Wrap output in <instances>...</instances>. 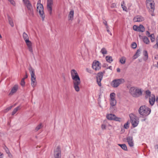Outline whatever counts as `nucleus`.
<instances>
[{
    "instance_id": "obj_17",
    "label": "nucleus",
    "mask_w": 158,
    "mask_h": 158,
    "mask_svg": "<svg viewBox=\"0 0 158 158\" xmlns=\"http://www.w3.org/2000/svg\"><path fill=\"white\" fill-rule=\"evenodd\" d=\"M18 88V85H15L12 88L11 90L9 95H12L14 94L15 93L17 90Z\"/></svg>"
},
{
    "instance_id": "obj_20",
    "label": "nucleus",
    "mask_w": 158,
    "mask_h": 158,
    "mask_svg": "<svg viewBox=\"0 0 158 158\" xmlns=\"http://www.w3.org/2000/svg\"><path fill=\"white\" fill-rule=\"evenodd\" d=\"M74 11L71 10L68 15V19L69 21H72L73 19Z\"/></svg>"
},
{
    "instance_id": "obj_34",
    "label": "nucleus",
    "mask_w": 158,
    "mask_h": 158,
    "mask_svg": "<svg viewBox=\"0 0 158 158\" xmlns=\"http://www.w3.org/2000/svg\"><path fill=\"white\" fill-rule=\"evenodd\" d=\"M148 37L151 38V40L152 42H153L155 41V39L154 35L153 34H152L150 35H148Z\"/></svg>"
},
{
    "instance_id": "obj_21",
    "label": "nucleus",
    "mask_w": 158,
    "mask_h": 158,
    "mask_svg": "<svg viewBox=\"0 0 158 158\" xmlns=\"http://www.w3.org/2000/svg\"><path fill=\"white\" fill-rule=\"evenodd\" d=\"M31 85L33 87H35L36 85V77L31 78Z\"/></svg>"
},
{
    "instance_id": "obj_55",
    "label": "nucleus",
    "mask_w": 158,
    "mask_h": 158,
    "mask_svg": "<svg viewBox=\"0 0 158 158\" xmlns=\"http://www.w3.org/2000/svg\"><path fill=\"white\" fill-rule=\"evenodd\" d=\"M154 58L156 60L158 59V54L155 56Z\"/></svg>"
},
{
    "instance_id": "obj_39",
    "label": "nucleus",
    "mask_w": 158,
    "mask_h": 158,
    "mask_svg": "<svg viewBox=\"0 0 158 158\" xmlns=\"http://www.w3.org/2000/svg\"><path fill=\"white\" fill-rule=\"evenodd\" d=\"M24 80H25V78H23L22 79L21 81V85L23 86H24L25 85V82L24 81Z\"/></svg>"
},
{
    "instance_id": "obj_23",
    "label": "nucleus",
    "mask_w": 158,
    "mask_h": 158,
    "mask_svg": "<svg viewBox=\"0 0 158 158\" xmlns=\"http://www.w3.org/2000/svg\"><path fill=\"white\" fill-rule=\"evenodd\" d=\"M106 102L105 100H103L102 101H99L98 102V104L100 107L102 108V106L105 105L106 104Z\"/></svg>"
},
{
    "instance_id": "obj_47",
    "label": "nucleus",
    "mask_w": 158,
    "mask_h": 158,
    "mask_svg": "<svg viewBox=\"0 0 158 158\" xmlns=\"http://www.w3.org/2000/svg\"><path fill=\"white\" fill-rule=\"evenodd\" d=\"M12 107V106H10L7 108L6 110H5L4 112H7L9 110H11V109Z\"/></svg>"
},
{
    "instance_id": "obj_62",
    "label": "nucleus",
    "mask_w": 158,
    "mask_h": 158,
    "mask_svg": "<svg viewBox=\"0 0 158 158\" xmlns=\"http://www.w3.org/2000/svg\"><path fill=\"white\" fill-rule=\"evenodd\" d=\"M120 71V69L119 68H118L117 69V72H119Z\"/></svg>"
},
{
    "instance_id": "obj_58",
    "label": "nucleus",
    "mask_w": 158,
    "mask_h": 158,
    "mask_svg": "<svg viewBox=\"0 0 158 158\" xmlns=\"http://www.w3.org/2000/svg\"><path fill=\"white\" fill-rule=\"evenodd\" d=\"M6 151L7 153H9V151L7 148H6Z\"/></svg>"
},
{
    "instance_id": "obj_64",
    "label": "nucleus",
    "mask_w": 158,
    "mask_h": 158,
    "mask_svg": "<svg viewBox=\"0 0 158 158\" xmlns=\"http://www.w3.org/2000/svg\"><path fill=\"white\" fill-rule=\"evenodd\" d=\"M155 147L156 148H158V145H156L155 146Z\"/></svg>"
},
{
    "instance_id": "obj_43",
    "label": "nucleus",
    "mask_w": 158,
    "mask_h": 158,
    "mask_svg": "<svg viewBox=\"0 0 158 158\" xmlns=\"http://www.w3.org/2000/svg\"><path fill=\"white\" fill-rule=\"evenodd\" d=\"M124 2H123V4H122V6L123 9V10H127V7H126L124 5Z\"/></svg>"
},
{
    "instance_id": "obj_27",
    "label": "nucleus",
    "mask_w": 158,
    "mask_h": 158,
    "mask_svg": "<svg viewBox=\"0 0 158 158\" xmlns=\"http://www.w3.org/2000/svg\"><path fill=\"white\" fill-rule=\"evenodd\" d=\"M8 19L9 22V23L12 27H13L14 24L11 18L9 15L8 16Z\"/></svg>"
},
{
    "instance_id": "obj_24",
    "label": "nucleus",
    "mask_w": 158,
    "mask_h": 158,
    "mask_svg": "<svg viewBox=\"0 0 158 158\" xmlns=\"http://www.w3.org/2000/svg\"><path fill=\"white\" fill-rule=\"evenodd\" d=\"M116 100L114 99H110V104L111 105L110 108L112 106H114L116 105Z\"/></svg>"
},
{
    "instance_id": "obj_36",
    "label": "nucleus",
    "mask_w": 158,
    "mask_h": 158,
    "mask_svg": "<svg viewBox=\"0 0 158 158\" xmlns=\"http://www.w3.org/2000/svg\"><path fill=\"white\" fill-rule=\"evenodd\" d=\"M126 62V58L125 57H123L120 60V62L123 64H124Z\"/></svg>"
},
{
    "instance_id": "obj_53",
    "label": "nucleus",
    "mask_w": 158,
    "mask_h": 158,
    "mask_svg": "<svg viewBox=\"0 0 158 158\" xmlns=\"http://www.w3.org/2000/svg\"><path fill=\"white\" fill-rule=\"evenodd\" d=\"M131 6V4L130 3H128L127 5V7H128V8H127V9H130V7Z\"/></svg>"
},
{
    "instance_id": "obj_40",
    "label": "nucleus",
    "mask_w": 158,
    "mask_h": 158,
    "mask_svg": "<svg viewBox=\"0 0 158 158\" xmlns=\"http://www.w3.org/2000/svg\"><path fill=\"white\" fill-rule=\"evenodd\" d=\"M121 148L125 151H127V150L126 145L124 144H123V146Z\"/></svg>"
},
{
    "instance_id": "obj_56",
    "label": "nucleus",
    "mask_w": 158,
    "mask_h": 158,
    "mask_svg": "<svg viewBox=\"0 0 158 158\" xmlns=\"http://www.w3.org/2000/svg\"><path fill=\"white\" fill-rule=\"evenodd\" d=\"M27 77H28V76L27 75V72H26L25 76L23 78H25V79L26 78H27Z\"/></svg>"
},
{
    "instance_id": "obj_61",
    "label": "nucleus",
    "mask_w": 158,
    "mask_h": 158,
    "mask_svg": "<svg viewBox=\"0 0 158 158\" xmlns=\"http://www.w3.org/2000/svg\"><path fill=\"white\" fill-rule=\"evenodd\" d=\"M3 156V154L2 153H1L0 152V158H2Z\"/></svg>"
},
{
    "instance_id": "obj_37",
    "label": "nucleus",
    "mask_w": 158,
    "mask_h": 158,
    "mask_svg": "<svg viewBox=\"0 0 158 158\" xmlns=\"http://www.w3.org/2000/svg\"><path fill=\"white\" fill-rule=\"evenodd\" d=\"M143 54L145 57L146 59L147 60L148 57V54L147 51L146 50H144L143 52Z\"/></svg>"
},
{
    "instance_id": "obj_51",
    "label": "nucleus",
    "mask_w": 158,
    "mask_h": 158,
    "mask_svg": "<svg viewBox=\"0 0 158 158\" xmlns=\"http://www.w3.org/2000/svg\"><path fill=\"white\" fill-rule=\"evenodd\" d=\"M124 127L126 129H127L129 127L128 124L127 123H125L124 125Z\"/></svg>"
},
{
    "instance_id": "obj_42",
    "label": "nucleus",
    "mask_w": 158,
    "mask_h": 158,
    "mask_svg": "<svg viewBox=\"0 0 158 158\" xmlns=\"http://www.w3.org/2000/svg\"><path fill=\"white\" fill-rule=\"evenodd\" d=\"M42 127V124L40 123L39 125H38L35 128V130L36 131H38Z\"/></svg>"
},
{
    "instance_id": "obj_18",
    "label": "nucleus",
    "mask_w": 158,
    "mask_h": 158,
    "mask_svg": "<svg viewBox=\"0 0 158 158\" xmlns=\"http://www.w3.org/2000/svg\"><path fill=\"white\" fill-rule=\"evenodd\" d=\"M28 70L31 74V78L36 77L34 69L31 66H29Z\"/></svg>"
},
{
    "instance_id": "obj_26",
    "label": "nucleus",
    "mask_w": 158,
    "mask_h": 158,
    "mask_svg": "<svg viewBox=\"0 0 158 158\" xmlns=\"http://www.w3.org/2000/svg\"><path fill=\"white\" fill-rule=\"evenodd\" d=\"M145 98H148V97H150L152 96V94H151V92L149 90H147L145 91Z\"/></svg>"
},
{
    "instance_id": "obj_2",
    "label": "nucleus",
    "mask_w": 158,
    "mask_h": 158,
    "mask_svg": "<svg viewBox=\"0 0 158 158\" xmlns=\"http://www.w3.org/2000/svg\"><path fill=\"white\" fill-rule=\"evenodd\" d=\"M139 112L140 114L144 116L148 115L151 112V110L145 106H141L139 109Z\"/></svg>"
},
{
    "instance_id": "obj_35",
    "label": "nucleus",
    "mask_w": 158,
    "mask_h": 158,
    "mask_svg": "<svg viewBox=\"0 0 158 158\" xmlns=\"http://www.w3.org/2000/svg\"><path fill=\"white\" fill-rule=\"evenodd\" d=\"M20 109V107L19 106H18L14 109V110H13V111L12 112V115H14V114H15L17 112V111L18 110Z\"/></svg>"
},
{
    "instance_id": "obj_54",
    "label": "nucleus",
    "mask_w": 158,
    "mask_h": 158,
    "mask_svg": "<svg viewBox=\"0 0 158 158\" xmlns=\"http://www.w3.org/2000/svg\"><path fill=\"white\" fill-rule=\"evenodd\" d=\"M151 11L150 12V13L151 14V15L152 16H154L155 15L154 14L152 10H150Z\"/></svg>"
},
{
    "instance_id": "obj_44",
    "label": "nucleus",
    "mask_w": 158,
    "mask_h": 158,
    "mask_svg": "<svg viewBox=\"0 0 158 158\" xmlns=\"http://www.w3.org/2000/svg\"><path fill=\"white\" fill-rule=\"evenodd\" d=\"M156 44H155L154 46V48H155L156 46L157 47V48H158V35L157 37L156 38Z\"/></svg>"
},
{
    "instance_id": "obj_63",
    "label": "nucleus",
    "mask_w": 158,
    "mask_h": 158,
    "mask_svg": "<svg viewBox=\"0 0 158 158\" xmlns=\"http://www.w3.org/2000/svg\"><path fill=\"white\" fill-rule=\"evenodd\" d=\"M112 67L111 66H110L108 68H107V69H110V70H112Z\"/></svg>"
},
{
    "instance_id": "obj_50",
    "label": "nucleus",
    "mask_w": 158,
    "mask_h": 158,
    "mask_svg": "<svg viewBox=\"0 0 158 158\" xmlns=\"http://www.w3.org/2000/svg\"><path fill=\"white\" fill-rule=\"evenodd\" d=\"M103 23L106 25V29L108 28V26L107 25V22L106 21H104L103 22Z\"/></svg>"
},
{
    "instance_id": "obj_1",
    "label": "nucleus",
    "mask_w": 158,
    "mask_h": 158,
    "mask_svg": "<svg viewBox=\"0 0 158 158\" xmlns=\"http://www.w3.org/2000/svg\"><path fill=\"white\" fill-rule=\"evenodd\" d=\"M129 93L134 97H138L142 94L141 89L137 87H131L129 89Z\"/></svg>"
},
{
    "instance_id": "obj_14",
    "label": "nucleus",
    "mask_w": 158,
    "mask_h": 158,
    "mask_svg": "<svg viewBox=\"0 0 158 158\" xmlns=\"http://www.w3.org/2000/svg\"><path fill=\"white\" fill-rule=\"evenodd\" d=\"M127 140L130 146L132 147L134 146V143L132 137H127Z\"/></svg>"
},
{
    "instance_id": "obj_32",
    "label": "nucleus",
    "mask_w": 158,
    "mask_h": 158,
    "mask_svg": "<svg viewBox=\"0 0 158 158\" xmlns=\"http://www.w3.org/2000/svg\"><path fill=\"white\" fill-rule=\"evenodd\" d=\"M143 40L144 43L147 44L149 43L150 41L148 39L146 36H144L143 38Z\"/></svg>"
},
{
    "instance_id": "obj_9",
    "label": "nucleus",
    "mask_w": 158,
    "mask_h": 158,
    "mask_svg": "<svg viewBox=\"0 0 158 158\" xmlns=\"http://www.w3.org/2000/svg\"><path fill=\"white\" fill-rule=\"evenodd\" d=\"M105 73V71L103 72H100L98 73L97 77V83L99 86H101V81L103 75L104 73Z\"/></svg>"
},
{
    "instance_id": "obj_38",
    "label": "nucleus",
    "mask_w": 158,
    "mask_h": 158,
    "mask_svg": "<svg viewBox=\"0 0 158 158\" xmlns=\"http://www.w3.org/2000/svg\"><path fill=\"white\" fill-rule=\"evenodd\" d=\"M115 96V94L114 93H111L110 95V99H114Z\"/></svg>"
},
{
    "instance_id": "obj_60",
    "label": "nucleus",
    "mask_w": 158,
    "mask_h": 158,
    "mask_svg": "<svg viewBox=\"0 0 158 158\" xmlns=\"http://www.w3.org/2000/svg\"><path fill=\"white\" fill-rule=\"evenodd\" d=\"M107 29V31L108 32V33L110 34L111 35H112V34L110 32L109 30L108 29Z\"/></svg>"
},
{
    "instance_id": "obj_6",
    "label": "nucleus",
    "mask_w": 158,
    "mask_h": 158,
    "mask_svg": "<svg viewBox=\"0 0 158 158\" xmlns=\"http://www.w3.org/2000/svg\"><path fill=\"white\" fill-rule=\"evenodd\" d=\"M107 119L109 120H114L117 121H120V118L116 117L114 114H107L106 116Z\"/></svg>"
},
{
    "instance_id": "obj_10",
    "label": "nucleus",
    "mask_w": 158,
    "mask_h": 158,
    "mask_svg": "<svg viewBox=\"0 0 158 158\" xmlns=\"http://www.w3.org/2000/svg\"><path fill=\"white\" fill-rule=\"evenodd\" d=\"M73 87L75 91L77 92L80 90L79 85L81 83L80 80L73 81Z\"/></svg>"
},
{
    "instance_id": "obj_3",
    "label": "nucleus",
    "mask_w": 158,
    "mask_h": 158,
    "mask_svg": "<svg viewBox=\"0 0 158 158\" xmlns=\"http://www.w3.org/2000/svg\"><path fill=\"white\" fill-rule=\"evenodd\" d=\"M129 116L132 125L134 127H135L138 125L139 123L138 118L133 114H130Z\"/></svg>"
},
{
    "instance_id": "obj_46",
    "label": "nucleus",
    "mask_w": 158,
    "mask_h": 158,
    "mask_svg": "<svg viewBox=\"0 0 158 158\" xmlns=\"http://www.w3.org/2000/svg\"><path fill=\"white\" fill-rule=\"evenodd\" d=\"M138 28L139 27L136 25H134L133 27V29L135 31H138Z\"/></svg>"
},
{
    "instance_id": "obj_4",
    "label": "nucleus",
    "mask_w": 158,
    "mask_h": 158,
    "mask_svg": "<svg viewBox=\"0 0 158 158\" xmlns=\"http://www.w3.org/2000/svg\"><path fill=\"white\" fill-rule=\"evenodd\" d=\"M124 82L125 80L123 78L114 79L111 82V85L113 87L117 88Z\"/></svg>"
},
{
    "instance_id": "obj_12",
    "label": "nucleus",
    "mask_w": 158,
    "mask_h": 158,
    "mask_svg": "<svg viewBox=\"0 0 158 158\" xmlns=\"http://www.w3.org/2000/svg\"><path fill=\"white\" fill-rule=\"evenodd\" d=\"M28 47L29 51L31 53H33V50L32 47V43L29 40L25 41Z\"/></svg>"
},
{
    "instance_id": "obj_52",
    "label": "nucleus",
    "mask_w": 158,
    "mask_h": 158,
    "mask_svg": "<svg viewBox=\"0 0 158 158\" xmlns=\"http://www.w3.org/2000/svg\"><path fill=\"white\" fill-rule=\"evenodd\" d=\"M116 6V4L115 3H112L111 5V7L112 8H114V7H115Z\"/></svg>"
},
{
    "instance_id": "obj_28",
    "label": "nucleus",
    "mask_w": 158,
    "mask_h": 158,
    "mask_svg": "<svg viewBox=\"0 0 158 158\" xmlns=\"http://www.w3.org/2000/svg\"><path fill=\"white\" fill-rule=\"evenodd\" d=\"M106 59L107 62L110 63L113 60L112 57L111 56H106Z\"/></svg>"
},
{
    "instance_id": "obj_49",
    "label": "nucleus",
    "mask_w": 158,
    "mask_h": 158,
    "mask_svg": "<svg viewBox=\"0 0 158 158\" xmlns=\"http://www.w3.org/2000/svg\"><path fill=\"white\" fill-rule=\"evenodd\" d=\"M8 1H9L12 5H15V3L13 0H9Z\"/></svg>"
},
{
    "instance_id": "obj_57",
    "label": "nucleus",
    "mask_w": 158,
    "mask_h": 158,
    "mask_svg": "<svg viewBox=\"0 0 158 158\" xmlns=\"http://www.w3.org/2000/svg\"><path fill=\"white\" fill-rule=\"evenodd\" d=\"M146 35H148H148H150V32L148 31H147L146 32Z\"/></svg>"
},
{
    "instance_id": "obj_8",
    "label": "nucleus",
    "mask_w": 158,
    "mask_h": 158,
    "mask_svg": "<svg viewBox=\"0 0 158 158\" xmlns=\"http://www.w3.org/2000/svg\"><path fill=\"white\" fill-rule=\"evenodd\" d=\"M146 6L149 9L155 10V3L152 0H146Z\"/></svg>"
},
{
    "instance_id": "obj_11",
    "label": "nucleus",
    "mask_w": 158,
    "mask_h": 158,
    "mask_svg": "<svg viewBox=\"0 0 158 158\" xmlns=\"http://www.w3.org/2000/svg\"><path fill=\"white\" fill-rule=\"evenodd\" d=\"M92 67L95 71L99 70L101 68V66L99 62L98 61L94 62L93 64Z\"/></svg>"
},
{
    "instance_id": "obj_45",
    "label": "nucleus",
    "mask_w": 158,
    "mask_h": 158,
    "mask_svg": "<svg viewBox=\"0 0 158 158\" xmlns=\"http://www.w3.org/2000/svg\"><path fill=\"white\" fill-rule=\"evenodd\" d=\"M23 1L25 6L30 2L29 0H23Z\"/></svg>"
},
{
    "instance_id": "obj_29",
    "label": "nucleus",
    "mask_w": 158,
    "mask_h": 158,
    "mask_svg": "<svg viewBox=\"0 0 158 158\" xmlns=\"http://www.w3.org/2000/svg\"><path fill=\"white\" fill-rule=\"evenodd\" d=\"M25 6L27 7L28 10H33L32 5L30 2L26 5Z\"/></svg>"
},
{
    "instance_id": "obj_13",
    "label": "nucleus",
    "mask_w": 158,
    "mask_h": 158,
    "mask_svg": "<svg viewBox=\"0 0 158 158\" xmlns=\"http://www.w3.org/2000/svg\"><path fill=\"white\" fill-rule=\"evenodd\" d=\"M53 0H47V8L48 10H52Z\"/></svg>"
},
{
    "instance_id": "obj_15",
    "label": "nucleus",
    "mask_w": 158,
    "mask_h": 158,
    "mask_svg": "<svg viewBox=\"0 0 158 158\" xmlns=\"http://www.w3.org/2000/svg\"><path fill=\"white\" fill-rule=\"evenodd\" d=\"M144 19L143 18L139 15H137L135 16L133 19L135 22H139L143 21Z\"/></svg>"
},
{
    "instance_id": "obj_33",
    "label": "nucleus",
    "mask_w": 158,
    "mask_h": 158,
    "mask_svg": "<svg viewBox=\"0 0 158 158\" xmlns=\"http://www.w3.org/2000/svg\"><path fill=\"white\" fill-rule=\"evenodd\" d=\"M100 52L103 55L107 54V51L106 48H103L101 49Z\"/></svg>"
},
{
    "instance_id": "obj_41",
    "label": "nucleus",
    "mask_w": 158,
    "mask_h": 158,
    "mask_svg": "<svg viewBox=\"0 0 158 158\" xmlns=\"http://www.w3.org/2000/svg\"><path fill=\"white\" fill-rule=\"evenodd\" d=\"M131 47L133 48H135L137 46L135 42H133L131 45Z\"/></svg>"
},
{
    "instance_id": "obj_22",
    "label": "nucleus",
    "mask_w": 158,
    "mask_h": 158,
    "mask_svg": "<svg viewBox=\"0 0 158 158\" xmlns=\"http://www.w3.org/2000/svg\"><path fill=\"white\" fill-rule=\"evenodd\" d=\"M141 50L140 49H138L135 54L134 55L133 57V59H135L137 58L139 56V54L140 53Z\"/></svg>"
},
{
    "instance_id": "obj_30",
    "label": "nucleus",
    "mask_w": 158,
    "mask_h": 158,
    "mask_svg": "<svg viewBox=\"0 0 158 158\" xmlns=\"http://www.w3.org/2000/svg\"><path fill=\"white\" fill-rule=\"evenodd\" d=\"M145 31V28L142 25H140L138 28V31H139L143 32Z\"/></svg>"
},
{
    "instance_id": "obj_59",
    "label": "nucleus",
    "mask_w": 158,
    "mask_h": 158,
    "mask_svg": "<svg viewBox=\"0 0 158 158\" xmlns=\"http://www.w3.org/2000/svg\"><path fill=\"white\" fill-rule=\"evenodd\" d=\"M155 101L157 103H158V96L156 97V98L155 99Z\"/></svg>"
},
{
    "instance_id": "obj_25",
    "label": "nucleus",
    "mask_w": 158,
    "mask_h": 158,
    "mask_svg": "<svg viewBox=\"0 0 158 158\" xmlns=\"http://www.w3.org/2000/svg\"><path fill=\"white\" fill-rule=\"evenodd\" d=\"M39 12L41 17L42 18V20L43 21L45 17L44 10H39Z\"/></svg>"
},
{
    "instance_id": "obj_16",
    "label": "nucleus",
    "mask_w": 158,
    "mask_h": 158,
    "mask_svg": "<svg viewBox=\"0 0 158 158\" xmlns=\"http://www.w3.org/2000/svg\"><path fill=\"white\" fill-rule=\"evenodd\" d=\"M155 101V95L152 94V96L149 98V102L150 104L152 106L154 105Z\"/></svg>"
},
{
    "instance_id": "obj_19",
    "label": "nucleus",
    "mask_w": 158,
    "mask_h": 158,
    "mask_svg": "<svg viewBox=\"0 0 158 158\" xmlns=\"http://www.w3.org/2000/svg\"><path fill=\"white\" fill-rule=\"evenodd\" d=\"M41 1L39 0L38 1L37 4L36 10H44V7L43 4L40 3Z\"/></svg>"
},
{
    "instance_id": "obj_31",
    "label": "nucleus",
    "mask_w": 158,
    "mask_h": 158,
    "mask_svg": "<svg viewBox=\"0 0 158 158\" xmlns=\"http://www.w3.org/2000/svg\"><path fill=\"white\" fill-rule=\"evenodd\" d=\"M23 36L25 41L29 40V37L27 34L25 32L23 33Z\"/></svg>"
},
{
    "instance_id": "obj_5",
    "label": "nucleus",
    "mask_w": 158,
    "mask_h": 158,
    "mask_svg": "<svg viewBox=\"0 0 158 158\" xmlns=\"http://www.w3.org/2000/svg\"><path fill=\"white\" fill-rule=\"evenodd\" d=\"M71 74L72 79L73 81L80 80L78 74L75 70L74 69L71 70Z\"/></svg>"
},
{
    "instance_id": "obj_48",
    "label": "nucleus",
    "mask_w": 158,
    "mask_h": 158,
    "mask_svg": "<svg viewBox=\"0 0 158 158\" xmlns=\"http://www.w3.org/2000/svg\"><path fill=\"white\" fill-rule=\"evenodd\" d=\"M106 125L104 124H102L101 125V128L102 130H104L106 129Z\"/></svg>"
},
{
    "instance_id": "obj_7",
    "label": "nucleus",
    "mask_w": 158,
    "mask_h": 158,
    "mask_svg": "<svg viewBox=\"0 0 158 158\" xmlns=\"http://www.w3.org/2000/svg\"><path fill=\"white\" fill-rule=\"evenodd\" d=\"M54 156L55 158H61V150L59 146H57L56 148L54 150Z\"/></svg>"
}]
</instances>
